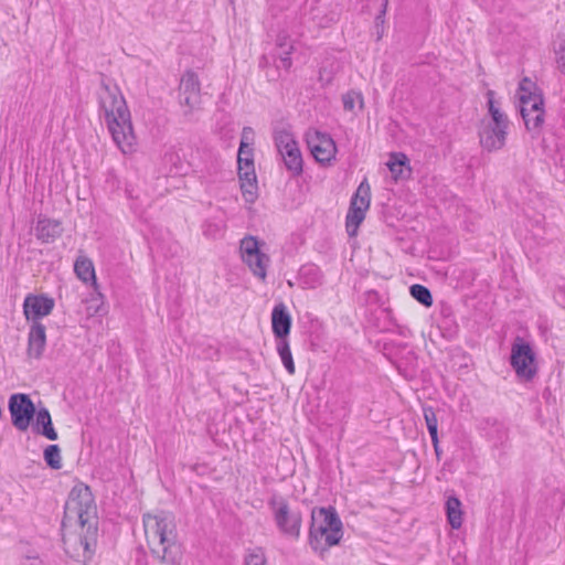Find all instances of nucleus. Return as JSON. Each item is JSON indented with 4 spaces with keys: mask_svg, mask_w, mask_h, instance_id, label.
Instances as JSON below:
<instances>
[{
    "mask_svg": "<svg viewBox=\"0 0 565 565\" xmlns=\"http://www.w3.org/2000/svg\"><path fill=\"white\" fill-rule=\"evenodd\" d=\"M75 516L82 527L79 545L83 547L82 558H77L83 565L92 559L95 554L98 539V518L95 498L89 486L77 482L70 491L64 507L65 521Z\"/></svg>",
    "mask_w": 565,
    "mask_h": 565,
    "instance_id": "f257e3e1",
    "label": "nucleus"
},
{
    "mask_svg": "<svg viewBox=\"0 0 565 565\" xmlns=\"http://www.w3.org/2000/svg\"><path fill=\"white\" fill-rule=\"evenodd\" d=\"M100 87L104 95H99V109L104 113L111 138L122 152L130 151L136 145V136L126 100L118 88H110L104 78Z\"/></svg>",
    "mask_w": 565,
    "mask_h": 565,
    "instance_id": "f03ea898",
    "label": "nucleus"
},
{
    "mask_svg": "<svg viewBox=\"0 0 565 565\" xmlns=\"http://www.w3.org/2000/svg\"><path fill=\"white\" fill-rule=\"evenodd\" d=\"M153 521V537L158 540V546L150 547L153 557L166 565H180L183 550L178 540L177 524L174 515L170 512L161 511L156 515L147 514L143 516L145 526Z\"/></svg>",
    "mask_w": 565,
    "mask_h": 565,
    "instance_id": "7ed1b4c3",
    "label": "nucleus"
},
{
    "mask_svg": "<svg viewBox=\"0 0 565 565\" xmlns=\"http://www.w3.org/2000/svg\"><path fill=\"white\" fill-rule=\"evenodd\" d=\"M268 507L271 510L273 519L279 532L282 535L298 540L302 525L301 512L299 510H291L287 499L276 493L269 498Z\"/></svg>",
    "mask_w": 565,
    "mask_h": 565,
    "instance_id": "20e7f679",
    "label": "nucleus"
},
{
    "mask_svg": "<svg viewBox=\"0 0 565 565\" xmlns=\"http://www.w3.org/2000/svg\"><path fill=\"white\" fill-rule=\"evenodd\" d=\"M519 102L525 129L533 139L539 138L545 121L544 95H520Z\"/></svg>",
    "mask_w": 565,
    "mask_h": 565,
    "instance_id": "39448f33",
    "label": "nucleus"
},
{
    "mask_svg": "<svg viewBox=\"0 0 565 565\" xmlns=\"http://www.w3.org/2000/svg\"><path fill=\"white\" fill-rule=\"evenodd\" d=\"M265 242L259 241L256 236L247 235L241 239L239 252L242 260L248 266L254 276L265 279L267 267L270 262L269 256L262 252Z\"/></svg>",
    "mask_w": 565,
    "mask_h": 565,
    "instance_id": "423d86ee",
    "label": "nucleus"
},
{
    "mask_svg": "<svg viewBox=\"0 0 565 565\" xmlns=\"http://www.w3.org/2000/svg\"><path fill=\"white\" fill-rule=\"evenodd\" d=\"M371 186L364 179L352 195L348 214L345 216V227L350 237L355 236L360 224L365 218V212L370 207Z\"/></svg>",
    "mask_w": 565,
    "mask_h": 565,
    "instance_id": "0eeeda50",
    "label": "nucleus"
},
{
    "mask_svg": "<svg viewBox=\"0 0 565 565\" xmlns=\"http://www.w3.org/2000/svg\"><path fill=\"white\" fill-rule=\"evenodd\" d=\"M510 364L516 375L524 381H531L537 372L535 353L531 344L521 337H516L512 343Z\"/></svg>",
    "mask_w": 565,
    "mask_h": 565,
    "instance_id": "6e6552de",
    "label": "nucleus"
},
{
    "mask_svg": "<svg viewBox=\"0 0 565 565\" xmlns=\"http://www.w3.org/2000/svg\"><path fill=\"white\" fill-rule=\"evenodd\" d=\"M8 409L11 416L12 425L25 431L35 416V405L30 395L15 393L9 397Z\"/></svg>",
    "mask_w": 565,
    "mask_h": 565,
    "instance_id": "1a4fd4ad",
    "label": "nucleus"
},
{
    "mask_svg": "<svg viewBox=\"0 0 565 565\" xmlns=\"http://www.w3.org/2000/svg\"><path fill=\"white\" fill-rule=\"evenodd\" d=\"M311 520L328 527L326 541L329 545L340 544L343 537V523L334 507H316L311 511Z\"/></svg>",
    "mask_w": 565,
    "mask_h": 565,
    "instance_id": "9d476101",
    "label": "nucleus"
},
{
    "mask_svg": "<svg viewBox=\"0 0 565 565\" xmlns=\"http://www.w3.org/2000/svg\"><path fill=\"white\" fill-rule=\"evenodd\" d=\"M306 142L318 162L330 163L335 158L337 146L329 134L309 129L306 132Z\"/></svg>",
    "mask_w": 565,
    "mask_h": 565,
    "instance_id": "9b49d317",
    "label": "nucleus"
},
{
    "mask_svg": "<svg viewBox=\"0 0 565 565\" xmlns=\"http://www.w3.org/2000/svg\"><path fill=\"white\" fill-rule=\"evenodd\" d=\"M201 102L200 82L195 72L188 70L181 77L179 85V103L186 107L184 117H189Z\"/></svg>",
    "mask_w": 565,
    "mask_h": 565,
    "instance_id": "f8f14e48",
    "label": "nucleus"
},
{
    "mask_svg": "<svg viewBox=\"0 0 565 565\" xmlns=\"http://www.w3.org/2000/svg\"><path fill=\"white\" fill-rule=\"evenodd\" d=\"M479 429L493 448L504 452L510 447L509 427L503 420L497 417H484L479 422Z\"/></svg>",
    "mask_w": 565,
    "mask_h": 565,
    "instance_id": "ddd939ff",
    "label": "nucleus"
},
{
    "mask_svg": "<svg viewBox=\"0 0 565 565\" xmlns=\"http://www.w3.org/2000/svg\"><path fill=\"white\" fill-rule=\"evenodd\" d=\"M480 146L488 152L502 149L508 136V127L494 126L481 121L479 130Z\"/></svg>",
    "mask_w": 565,
    "mask_h": 565,
    "instance_id": "4468645a",
    "label": "nucleus"
},
{
    "mask_svg": "<svg viewBox=\"0 0 565 565\" xmlns=\"http://www.w3.org/2000/svg\"><path fill=\"white\" fill-rule=\"evenodd\" d=\"M54 299L44 295H28L23 302L26 320L34 322L52 312Z\"/></svg>",
    "mask_w": 565,
    "mask_h": 565,
    "instance_id": "2eb2a0df",
    "label": "nucleus"
},
{
    "mask_svg": "<svg viewBox=\"0 0 565 565\" xmlns=\"http://www.w3.org/2000/svg\"><path fill=\"white\" fill-rule=\"evenodd\" d=\"M291 316L285 303L276 305L271 311V330L276 338L288 339L291 329Z\"/></svg>",
    "mask_w": 565,
    "mask_h": 565,
    "instance_id": "dca6fc26",
    "label": "nucleus"
},
{
    "mask_svg": "<svg viewBox=\"0 0 565 565\" xmlns=\"http://www.w3.org/2000/svg\"><path fill=\"white\" fill-rule=\"evenodd\" d=\"M63 233L62 223L40 214L35 226V236L44 244L53 243Z\"/></svg>",
    "mask_w": 565,
    "mask_h": 565,
    "instance_id": "f3484780",
    "label": "nucleus"
},
{
    "mask_svg": "<svg viewBox=\"0 0 565 565\" xmlns=\"http://www.w3.org/2000/svg\"><path fill=\"white\" fill-rule=\"evenodd\" d=\"M46 344L45 326L41 322H33L28 337V355L40 359Z\"/></svg>",
    "mask_w": 565,
    "mask_h": 565,
    "instance_id": "a211bd4d",
    "label": "nucleus"
},
{
    "mask_svg": "<svg viewBox=\"0 0 565 565\" xmlns=\"http://www.w3.org/2000/svg\"><path fill=\"white\" fill-rule=\"evenodd\" d=\"M329 535V530L326 526L318 524L311 520L309 527L308 543L310 547L318 553L321 557L329 551L333 545H329L326 537Z\"/></svg>",
    "mask_w": 565,
    "mask_h": 565,
    "instance_id": "6ab92c4d",
    "label": "nucleus"
},
{
    "mask_svg": "<svg viewBox=\"0 0 565 565\" xmlns=\"http://www.w3.org/2000/svg\"><path fill=\"white\" fill-rule=\"evenodd\" d=\"M393 179L397 181H404L411 178L412 169L409 167V160L403 152H393L390 156V160L386 163Z\"/></svg>",
    "mask_w": 565,
    "mask_h": 565,
    "instance_id": "aec40b11",
    "label": "nucleus"
},
{
    "mask_svg": "<svg viewBox=\"0 0 565 565\" xmlns=\"http://www.w3.org/2000/svg\"><path fill=\"white\" fill-rule=\"evenodd\" d=\"M35 423L33 430L47 438L49 440H56L58 435L53 427L51 414L46 407L35 409Z\"/></svg>",
    "mask_w": 565,
    "mask_h": 565,
    "instance_id": "412c9836",
    "label": "nucleus"
},
{
    "mask_svg": "<svg viewBox=\"0 0 565 565\" xmlns=\"http://www.w3.org/2000/svg\"><path fill=\"white\" fill-rule=\"evenodd\" d=\"M279 154L281 157V160L284 161L286 169L290 172V175L292 178H297L302 174L303 159L298 145Z\"/></svg>",
    "mask_w": 565,
    "mask_h": 565,
    "instance_id": "4be33fe9",
    "label": "nucleus"
},
{
    "mask_svg": "<svg viewBox=\"0 0 565 565\" xmlns=\"http://www.w3.org/2000/svg\"><path fill=\"white\" fill-rule=\"evenodd\" d=\"M74 271L82 281L88 282L92 280L95 291L99 297H103L102 292L98 291L95 268L90 259L86 257H78L74 264Z\"/></svg>",
    "mask_w": 565,
    "mask_h": 565,
    "instance_id": "5701e85b",
    "label": "nucleus"
},
{
    "mask_svg": "<svg viewBox=\"0 0 565 565\" xmlns=\"http://www.w3.org/2000/svg\"><path fill=\"white\" fill-rule=\"evenodd\" d=\"M446 514L450 526L458 530L462 525L461 502L456 495H450L446 500Z\"/></svg>",
    "mask_w": 565,
    "mask_h": 565,
    "instance_id": "b1692460",
    "label": "nucleus"
},
{
    "mask_svg": "<svg viewBox=\"0 0 565 565\" xmlns=\"http://www.w3.org/2000/svg\"><path fill=\"white\" fill-rule=\"evenodd\" d=\"M487 98L488 111L491 116V121H488L487 124L509 128L508 116L504 113H502L499 107L495 106L494 92L489 89L487 92Z\"/></svg>",
    "mask_w": 565,
    "mask_h": 565,
    "instance_id": "393cba45",
    "label": "nucleus"
},
{
    "mask_svg": "<svg viewBox=\"0 0 565 565\" xmlns=\"http://www.w3.org/2000/svg\"><path fill=\"white\" fill-rule=\"evenodd\" d=\"M299 275L309 288L321 285L323 278L320 268L313 264L302 265L299 269Z\"/></svg>",
    "mask_w": 565,
    "mask_h": 565,
    "instance_id": "a878e982",
    "label": "nucleus"
},
{
    "mask_svg": "<svg viewBox=\"0 0 565 565\" xmlns=\"http://www.w3.org/2000/svg\"><path fill=\"white\" fill-rule=\"evenodd\" d=\"M276 349L287 372L294 374L295 363L288 339L276 340Z\"/></svg>",
    "mask_w": 565,
    "mask_h": 565,
    "instance_id": "bb28decb",
    "label": "nucleus"
},
{
    "mask_svg": "<svg viewBox=\"0 0 565 565\" xmlns=\"http://www.w3.org/2000/svg\"><path fill=\"white\" fill-rule=\"evenodd\" d=\"M274 141L278 153H281L298 145L295 136L286 129L275 130Z\"/></svg>",
    "mask_w": 565,
    "mask_h": 565,
    "instance_id": "cd10ccee",
    "label": "nucleus"
},
{
    "mask_svg": "<svg viewBox=\"0 0 565 565\" xmlns=\"http://www.w3.org/2000/svg\"><path fill=\"white\" fill-rule=\"evenodd\" d=\"M409 294L415 300H417L424 307L429 308L433 306V295L431 291L426 286L420 284H414L409 287Z\"/></svg>",
    "mask_w": 565,
    "mask_h": 565,
    "instance_id": "c85d7f7f",
    "label": "nucleus"
},
{
    "mask_svg": "<svg viewBox=\"0 0 565 565\" xmlns=\"http://www.w3.org/2000/svg\"><path fill=\"white\" fill-rule=\"evenodd\" d=\"M43 458L51 469L58 470L62 468L61 448L58 445H49L43 451Z\"/></svg>",
    "mask_w": 565,
    "mask_h": 565,
    "instance_id": "c756f323",
    "label": "nucleus"
},
{
    "mask_svg": "<svg viewBox=\"0 0 565 565\" xmlns=\"http://www.w3.org/2000/svg\"><path fill=\"white\" fill-rule=\"evenodd\" d=\"M237 164L241 171L244 169L254 168L253 149L248 148L244 141L241 142L238 149Z\"/></svg>",
    "mask_w": 565,
    "mask_h": 565,
    "instance_id": "7c9ffc66",
    "label": "nucleus"
},
{
    "mask_svg": "<svg viewBox=\"0 0 565 565\" xmlns=\"http://www.w3.org/2000/svg\"><path fill=\"white\" fill-rule=\"evenodd\" d=\"M424 418L426 422L427 430L431 439H437L438 437V420L436 413L433 407L427 406L423 408Z\"/></svg>",
    "mask_w": 565,
    "mask_h": 565,
    "instance_id": "2f4dec72",
    "label": "nucleus"
},
{
    "mask_svg": "<svg viewBox=\"0 0 565 565\" xmlns=\"http://www.w3.org/2000/svg\"><path fill=\"white\" fill-rule=\"evenodd\" d=\"M266 555L263 547H254L248 550L245 555V565H266Z\"/></svg>",
    "mask_w": 565,
    "mask_h": 565,
    "instance_id": "473e14b6",
    "label": "nucleus"
},
{
    "mask_svg": "<svg viewBox=\"0 0 565 565\" xmlns=\"http://www.w3.org/2000/svg\"><path fill=\"white\" fill-rule=\"evenodd\" d=\"M292 50H294V46H289L288 49L281 51V52H277L273 55L274 63L277 68H284V70L288 71L291 67L292 61H291L290 55L292 53Z\"/></svg>",
    "mask_w": 565,
    "mask_h": 565,
    "instance_id": "72a5a7b5",
    "label": "nucleus"
},
{
    "mask_svg": "<svg viewBox=\"0 0 565 565\" xmlns=\"http://www.w3.org/2000/svg\"><path fill=\"white\" fill-rule=\"evenodd\" d=\"M543 95L542 89L532 82L529 77H524L519 83V96L520 95Z\"/></svg>",
    "mask_w": 565,
    "mask_h": 565,
    "instance_id": "f704fd0d",
    "label": "nucleus"
},
{
    "mask_svg": "<svg viewBox=\"0 0 565 565\" xmlns=\"http://www.w3.org/2000/svg\"><path fill=\"white\" fill-rule=\"evenodd\" d=\"M359 100L361 107L363 106L362 94L355 90H349L342 95V103L344 110L352 111L355 106V102Z\"/></svg>",
    "mask_w": 565,
    "mask_h": 565,
    "instance_id": "c9c22d12",
    "label": "nucleus"
},
{
    "mask_svg": "<svg viewBox=\"0 0 565 565\" xmlns=\"http://www.w3.org/2000/svg\"><path fill=\"white\" fill-rule=\"evenodd\" d=\"M241 190L244 200L247 203H254L257 199V181L254 182H241Z\"/></svg>",
    "mask_w": 565,
    "mask_h": 565,
    "instance_id": "e433bc0d",
    "label": "nucleus"
},
{
    "mask_svg": "<svg viewBox=\"0 0 565 565\" xmlns=\"http://www.w3.org/2000/svg\"><path fill=\"white\" fill-rule=\"evenodd\" d=\"M203 235L211 238H216L222 233V227L210 220L205 221L202 225Z\"/></svg>",
    "mask_w": 565,
    "mask_h": 565,
    "instance_id": "4c0bfd02",
    "label": "nucleus"
},
{
    "mask_svg": "<svg viewBox=\"0 0 565 565\" xmlns=\"http://www.w3.org/2000/svg\"><path fill=\"white\" fill-rule=\"evenodd\" d=\"M289 46H294L289 36L285 33H279L276 39V49L278 50V52L284 51Z\"/></svg>",
    "mask_w": 565,
    "mask_h": 565,
    "instance_id": "58836bf2",
    "label": "nucleus"
},
{
    "mask_svg": "<svg viewBox=\"0 0 565 565\" xmlns=\"http://www.w3.org/2000/svg\"><path fill=\"white\" fill-rule=\"evenodd\" d=\"M556 63L558 70L565 75V41L559 44L556 51Z\"/></svg>",
    "mask_w": 565,
    "mask_h": 565,
    "instance_id": "ea45409f",
    "label": "nucleus"
},
{
    "mask_svg": "<svg viewBox=\"0 0 565 565\" xmlns=\"http://www.w3.org/2000/svg\"><path fill=\"white\" fill-rule=\"evenodd\" d=\"M238 177L241 182H256L257 180L255 168L244 169L242 171L238 169Z\"/></svg>",
    "mask_w": 565,
    "mask_h": 565,
    "instance_id": "a19ab883",
    "label": "nucleus"
},
{
    "mask_svg": "<svg viewBox=\"0 0 565 565\" xmlns=\"http://www.w3.org/2000/svg\"><path fill=\"white\" fill-rule=\"evenodd\" d=\"M147 554L142 546L136 548V565H147Z\"/></svg>",
    "mask_w": 565,
    "mask_h": 565,
    "instance_id": "79ce46f5",
    "label": "nucleus"
},
{
    "mask_svg": "<svg viewBox=\"0 0 565 565\" xmlns=\"http://www.w3.org/2000/svg\"><path fill=\"white\" fill-rule=\"evenodd\" d=\"M555 300L565 308V285L557 287L554 292Z\"/></svg>",
    "mask_w": 565,
    "mask_h": 565,
    "instance_id": "37998d69",
    "label": "nucleus"
},
{
    "mask_svg": "<svg viewBox=\"0 0 565 565\" xmlns=\"http://www.w3.org/2000/svg\"><path fill=\"white\" fill-rule=\"evenodd\" d=\"M386 7H387V0H384V2L382 4V8H381L379 14L375 18L376 24H379L380 22H384V15L386 13Z\"/></svg>",
    "mask_w": 565,
    "mask_h": 565,
    "instance_id": "c03bdc74",
    "label": "nucleus"
},
{
    "mask_svg": "<svg viewBox=\"0 0 565 565\" xmlns=\"http://www.w3.org/2000/svg\"><path fill=\"white\" fill-rule=\"evenodd\" d=\"M431 443H433V446H434V450H435L437 460H440L441 449L439 447V437H437V439H431Z\"/></svg>",
    "mask_w": 565,
    "mask_h": 565,
    "instance_id": "a18cd8bd",
    "label": "nucleus"
},
{
    "mask_svg": "<svg viewBox=\"0 0 565 565\" xmlns=\"http://www.w3.org/2000/svg\"><path fill=\"white\" fill-rule=\"evenodd\" d=\"M270 61H269V57L267 55H262L260 58H259V67H267L269 65Z\"/></svg>",
    "mask_w": 565,
    "mask_h": 565,
    "instance_id": "49530a36",
    "label": "nucleus"
},
{
    "mask_svg": "<svg viewBox=\"0 0 565 565\" xmlns=\"http://www.w3.org/2000/svg\"><path fill=\"white\" fill-rule=\"evenodd\" d=\"M29 565H43L42 562L38 558H35L31 564Z\"/></svg>",
    "mask_w": 565,
    "mask_h": 565,
    "instance_id": "de8ad7c7",
    "label": "nucleus"
}]
</instances>
